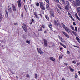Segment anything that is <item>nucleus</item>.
I'll use <instances>...</instances> for the list:
<instances>
[{
	"label": "nucleus",
	"instance_id": "nucleus-38",
	"mask_svg": "<svg viewBox=\"0 0 80 80\" xmlns=\"http://www.w3.org/2000/svg\"><path fill=\"white\" fill-rule=\"evenodd\" d=\"M2 16L1 14H0V20H2Z\"/></svg>",
	"mask_w": 80,
	"mask_h": 80
},
{
	"label": "nucleus",
	"instance_id": "nucleus-57",
	"mask_svg": "<svg viewBox=\"0 0 80 80\" xmlns=\"http://www.w3.org/2000/svg\"><path fill=\"white\" fill-rule=\"evenodd\" d=\"M56 9L57 10V11L59 10V9H58V8L57 7L56 8Z\"/></svg>",
	"mask_w": 80,
	"mask_h": 80
},
{
	"label": "nucleus",
	"instance_id": "nucleus-33",
	"mask_svg": "<svg viewBox=\"0 0 80 80\" xmlns=\"http://www.w3.org/2000/svg\"><path fill=\"white\" fill-rule=\"evenodd\" d=\"M56 3H59V0H54Z\"/></svg>",
	"mask_w": 80,
	"mask_h": 80
},
{
	"label": "nucleus",
	"instance_id": "nucleus-42",
	"mask_svg": "<svg viewBox=\"0 0 80 80\" xmlns=\"http://www.w3.org/2000/svg\"><path fill=\"white\" fill-rule=\"evenodd\" d=\"M41 9L43 10H45V7H43Z\"/></svg>",
	"mask_w": 80,
	"mask_h": 80
},
{
	"label": "nucleus",
	"instance_id": "nucleus-49",
	"mask_svg": "<svg viewBox=\"0 0 80 80\" xmlns=\"http://www.w3.org/2000/svg\"><path fill=\"white\" fill-rule=\"evenodd\" d=\"M45 1H46L47 2V3H48V4H49V1H48V0H45Z\"/></svg>",
	"mask_w": 80,
	"mask_h": 80
},
{
	"label": "nucleus",
	"instance_id": "nucleus-63",
	"mask_svg": "<svg viewBox=\"0 0 80 80\" xmlns=\"http://www.w3.org/2000/svg\"><path fill=\"white\" fill-rule=\"evenodd\" d=\"M42 28H45V26L43 25H42Z\"/></svg>",
	"mask_w": 80,
	"mask_h": 80
},
{
	"label": "nucleus",
	"instance_id": "nucleus-9",
	"mask_svg": "<svg viewBox=\"0 0 80 80\" xmlns=\"http://www.w3.org/2000/svg\"><path fill=\"white\" fill-rule=\"evenodd\" d=\"M51 17H52V18H53V17H54V15L53 12L51 11Z\"/></svg>",
	"mask_w": 80,
	"mask_h": 80
},
{
	"label": "nucleus",
	"instance_id": "nucleus-21",
	"mask_svg": "<svg viewBox=\"0 0 80 80\" xmlns=\"http://www.w3.org/2000/svg\"><path fill=\"white\" fill-rule=\"evenodd\" d=\"M43 6V3L42 2H40V7H41V6Z\"/></svg>",
	"mask_w": 80,
	"mask_h": 80
},
{
	"label": "nucleus",
	"instance_id": "nucleus-62",
	"mask_svg": "<svg viewBox=\"0 0 80 80\" xmlns=\"http://www.w3.org/2000/svg\"><path fill=\"white\" fill-rule=\"evenodd\" d=\"M66 32H68V33H70L68 31V29L66 31Z\"/></svg>",
	"mask_w": 80,
	"mask_h": 80
},
{
	"label": "nucleus",
	"instance_id": "nucleus-55",
	"mask_svg": "<svg viewBox=\"0 0 80 80\" xmlns=\"http://www.w3.org/2000/svg\"><path fill=\"white\" fill-rule=\"evenodd\" d=\"M73 46L74 47H76V48H78V46H76L74 45H73Z\"/></svg>",
	"mask_w": 80,
	"mask_h": 80
},
{
	"label": "nucleus",
	"instance_id": "nucleus-30",
	"mask_svg": "<svg viewBox=\"0 0 80 80\" xmlns=\"http://www.w3.org/2000/svg\"><path fill=\"white\" fill-rule=\"evenodd\" d=\"M48 26H49V27L50 28H52V26L51 24H49Z\"/></svg>",
	"mask_w": 80,
	"mask_h": 80
},
{
	"label": "nucleus",
	"instance_id": "nucleus-36",
	"mask_svg": "<svg viewBox=\"0 0 80 80\" xmlns=\"http://www.w3.org/2000/svg\"><path fill=\"white\" fill-rule=\"evenodd\" d=\"M64 34V35H65V36H66L67 34V33H66L65 32H64V31H62V32Z\"/></svg>",
	"mask_w": 80,
	"mask_h": 80
},
{
	"label": "nucleus",
	"instance_id": "nucleus-8",
	"mask_svg": "<svg viewBox=\"0 0 80 80\" xmlns=\"http://www.w3.org/2000/svg\"><path fill=\"white\" fill-rule=\"evenodd\" d=\"M75 16L77 18V19L78 20H79V21H80V18H79V17H78V15H77V13H76L75 14Z\"/></svg>",
	"mask_w": 80,
	"mask_h": 80
},
{
	"label": "nucleus",
	"instance_id": "nucleus-31",
	"mask_svg": "<svg viewBox=\"0 0 80 80\" xmlns=\"http://www.w3.org/2000/svg\"><path fill=\"white\" fill-rule=\"evenodd\" d=\"M72 63H74V64H76V61H73L72 62Z\"/></svg>",
	"mask_w": 80,
	"mask_h": 80
},
{
	"label": "nucleus",
	"instance_id": "nucleus-14",
	"mask_svg": "<svg viewBox=\"0 0 80 80\" xmlns=\"http://www.w3.org/2000/svg\"><path fill=\"white\" fill-rule=\"evenodd\" d=\"M59 43L60 45H62V46L64 48H67V46H65V45H64V44H63L61 42H59Z\"/></svg>",
	"mask_w": 80,
	"mask_h": 80
},
{
	"label": "nucleus",
	"instance_id": "nucleus-52",
	"mask_svg": "<svg viewBox=\"0 0 80 80\" xmlns=\"http://www.w3.org/2000/svg\"><path fill=\"white\" fill-rule=\"evenodd\" d=\"M58 13H59L60 14V13H61V12H60V11L59 10L58 11H57Z\"/></svg>",
	"mask_w": 80,
	"mask_h": 80
},
{
	"label": "nucleus",
	"instance_id": "nucleus-13",
	"mask_svg": "<svg viewBox=\"0 0 80 80\" xmlns=\"http://www.w3.org/2000/svg\"><path fill=\"white\" fill-rule=\"evenodd\" d=\"M46 9L48 10H50V8H49V5H48V4H47L46 6Z\"/></svg>",
	"mask_w": 80,
	"mask_h": 80
},
{
	"label": "nucleus",
	"instance_id": "nucleus-48",
	"mask_svg": "<svg viewBox=\"0 0 80 80\" xmlns=\"http://www.w3.org/2000/svg\"><path fill=\"white\" fill-rule=\"evenodd\" d=\"M67 53H68V54H70V51H67Z\"/></svg>",
	"mask_w": 80,
	"mask_h": 80
},
{
	"label": "nucleus",
	"instance_id": "nucleus-47",
	"mask_svg": "<svg viewBox=\"0 0 80 80\" xmlns=\"http://www.w3.org/2000/svg\"><path fill=\"white\" fill-rule=\"evenodd\" d=\"M66 37L67 38H69V37H69V36L68 35V34H67V35L66 36Z\"/></svg>",
	"mask_w": 80,
	"mask_h": 80
},
{
	"label": "nucleus",
	"instance_id": "nucleus-59",
	"mask_svg": "<svg viewBox=\"0 0 80 80\" xmlns=\"http://www.w3.org/2000/svg\"><path fill=\"white\" fill-rule=\"evenodd\" d=\"M55 45L54 44H52V47H53V48H54V47H55Z\"/></svg>",
	"mask_w": 80,
	"mask_h": 80
},
{
	"label": "nucleus",
	"instance_id": "nucleus-37",
	"mask_svg": "<svg viewBox=\"0 0 80 80\" xmlns=\"http://www.w3.org/2000/svg\"><path fill=\"white\" fill-rule=\"evenodd\" d=\"M76 38V40H78V41H80V39H79V38H78V37H77Z\"/></svg>",
	"mask_w": 80,
	"mask_h": 80
},
{
	"label": "nucleus",
	"instance_id": "nucleus-27",
	"mask_svg": "<svg viewBox=\"0 0 80 80\" xmlns=\"http://www.w3.org/2000/svg\"><path fill=\"white\" fill-rule=\"evenodd\" d=\"M38 31H42V28L41 27L40 28V29H38Z\"/></svg>",
	"mask_w": 80,
	"mask_h": 80
},
{
	"label": "nucleus",
	"instance_id": "nucleus-35",
	"mask_svg": "<svg viewBox=\"0 0 80 80\" xmlns=\"http://www.w3.org/2000/svg\"><path fill=\"white\" fill-rule=\"evenodd\" d=\"M65 30L66 31L67 30H68V28L67 27H65L64 28Z\"/></svg>",
	"mask_w": 80,
	"mask_h": 80
},
{
	"label": "nucleus",
	"instance_id": "nucleus-17",
	"mask_svg": "<svg viewBox=\"0 0 80 80\" xmlns=\"http://www.w3.org/2000/svg\"><path fill=\"white\" fill-rule=\"evenodd\" d=\"M22 27L23 28L24 30L26 32V31H27V28L26 27V26H22Z\"/></svg>",
	"mask_w": 80,
	"mask_h": 80
},
{
	"label": "nucleus",
	"instance_id": "nucleus-15",
	"mask_svg": "<svg viewBox=\"0 0 80 80\" xmlns=\"http://www.w3.org/2000/svg\"><path fill=\"white\" fill-rule=\"evenodd\" d=\"M54 22L55 25H57V26H58V27L59 26L58 23H57V21L55 20L54 21Z\"/></svg>",
	"mask_w": 80,
	"mask_h": 80
},
{
	"label": "nucleus",
	"instance_id": "nucleus-25",
	"mask_svg": "<svg viewBox=\"0 0 80 80\" xmlns=\"http://www.w3.org/2000/svg\"><path fill=\"white\" fill-rule=\"evenodd\" d=\"M62 58H63V56L62 55H60L59 56V59H62Z\"/></svg>",
	"mask_w": 80,
	"mask_h": 80
},
{
	"label": "nucleus",
	"instance_id": "nucleus-12",
	"mask_svg": "<svg viewBox=\"0 0 80 80\" xmlns=\"http://www.w3.org/2000/svg\"><path fill=\"white\" fill-rule=\"evenodd\" d=\"M77 12L78 13L80 12V7L77 8Z\"/></svg>",
	"mask_w": 80,
	"mask_h": 80
},
{
	"label": "nucleus",
	"instance_id": "nucleus-34",
	"mask_svg": "<svg viewBox=\"0 0 80 80\" xmlns=\"http://www.w3.org/2000/svg\"><path fill=\"white\" fill-rule=\"evenodd\" d=\"M58 7L60 9V10H62V8H61V6H60V5H58Z\"/></svg>",
	"mask_w": 80,
	"mask_h": 80
},
{
	"label": "nucleus",
	"instance_id": "nucleus-39",
	"mask_svg": "<svg viewBox=\"0 0 80 80\" xmlns=\"http://www.w3.org/2000/svg\"><path fill=\"white\" fill-rule=\"evenodd\" d=\"M39 5H40V4H39V3L38 2L36 3V6H37V7H38Z\"/></svg>",
	"mask_w": 80,
	"mask_h": 80
},
{
	"label": "nucleus",
	"instance_id": "nucleus-6",
	"mask_svg": "<svg viewBox=\"0 0 80 80\" xmlns=\"http://www.w3.org/2000/svg\"><path fill=\"white\" fill-rule=\"evenodd\" d=\"M12 9L13 12H16L17 11V8L13 5V4H12Z\"/></svg>",
	"mask_w": 80,
	"mask_h": 80
},
{
	"label": "nucleus",
	"instance_id": "nucleus-44",
	"mask_svg": "<svg viewBox=\"0 0 80 80\" xmlns=\"http://www.w3.org/2000/svg\"><path fill=\"white\" fill-rule=\"evenodd\" d=\"M70 18H71V19H72V20H73V21H75V19H74L73 18V17H72V16Z\"/></svg>",
	"mask_w": 80,
	"mask_h": 80
},
{
	"label": "nucleus",
	"instance_id": "nucleus-41",
	"mask_svg": "<svg viewBox=\"0 0 80 80\" xmlns=\"http://www.w3.org/2000/svg\"><path fill=\"white\" fill-rule=\"evenodd\" d=\"M75 31H76V32H77V31H78V30H77V27H75Z\"/></svg>",
	"mask_w": 80,
	"mask_h": 80
},
{
	"label": "nucleus",
	"instance_id": "nucleus-16",
	"mask_svg": "<svg viewBox=\"0 0 80 80\" xmlns=\"http://www.w3.org/2000/svg\"><path fill=\"white\" fill-rule=\"evenodd\" d=\"M32 23H35V21L33 19H31V22L30 23V25H32Z\"/></svg>",
	"mask_w": 80,
	"mask_h": 80
},
{
	"label": "nucleus",
	"instance_id": "nucleus-43",
	"mask_svg": "<svg viewBox=\"0 0 80 80\" xmlns=\"http://www.w3.org/2000/svg\"><path fill=\"white\" fill-rule=\"evenodd\" d=\"M14 25H18V23H14Z\"/></svg>",
	"mask_w": 80,
	"mask_h": 80
},
{
	"label": "nucleus",
	"instance_id": "nucleus-11",
	"mask_svg": "<svg viewBox=\"0 0 80 80\" xmlns=\"http://www.w3.org/2000/svg\"><path fill=\"white\" fill-rule=\"evenodd\" d=\"M49 59L51 60H52V61H53V62H54L55 60V58H53L52 57H51L49 58Z\"/></svg>",
	"mask_w": 80,
	"mask_h": 80
},
{
	"label": "nucleus",
	"instance_id": "nucleus-54",
	"mask_svg": "<svg viewBox=\"0 0 80 80\" xmlns=\"http://www.w3.org/2000/svg\"><path fill=\"white\" fill-rule=\"evenodd\" d=\"M45 7L44 6V5H43V6H40V8H41V9L42 8H43V7Z\"/></svg>",
	"mask_w": 80,
	"mask_h": 80
},
{
	"label": "nucleus",
	"instance_id": "nucleus-60",
	"mask_svg": "<svg viewBox=\"0 0 80 80\" xmlns=\"http://www.w3.org/2000/svg\"><path fill=\"white\" fill-rule=\"evenodd\" d=\"M69 69L70 70L72 69V68L71 67H70V66H69Z\"/></svg>",
	"mask_w": 80,
	"mask_h": 80
},
{
	"label": "nucleus",
	"instance_id": "nucleus-23",
	"mask_svg": "<svg viewBox=\"0 0 80 80\" xmlns=\"http://www.w3.org/2000/svg\"><path fill=\"white\" fill-rule=\"evenodd\" d=\"M26 42L27 43H28V44H30V41L27 40L26 41Z\"/></svg>",
	"mask_w": 80,
	"mask_h": 80
},
{
	"label": "nucleus",
	"instance_id": "nucleus-5",
	"mask_svg": "<svg viewBox=\"0 0 80 80\" xmlns=\"http://www.w3.org/2000/svg\"><path fill=\"white\" fill-rule=\"evenodd\" d=\"M38 52L39 53H40V54H42V53H43V52L41 50V49L40 48H38Z\"/></svg>",
	"mask_w": 80,
	"mask_h": 80
},
{
	"label": "nucleus",
	"instance_id": "nucleus-64",
	"mask_svg": "<svg viewBox=\"0 0 80 80\" xmlns=\"http://www.w3.org/2000/svg\"><path fill=\"white\" fill-rule=\"evenodd\" d=\"M79 65H80V63H77V66H78Z\"/></svg>",
	"mask_w": 80,
	"mask_h": 80
},
{
	"label": "nucleus",
	"instance_id": "nucleus-32",
	"mask_svg": "<svg viewBox=\"0 0 80 80\" xmlns=\"http://www.w3.org/2000/svg\"><path fill=\"white\" fill-rule=\"evenodd\" d=\"M68 15L70 18L72 17V15H71V13H69V12H68Z\"/></svg>",
	"mask_w": 80,
	"mask_h": 80
},
{
	"label": "nucleus",
	"instance_id": "nucleus-61",
	"mask_svg": "<svg viewBox=\"0 0 80 80\" xmlns=\"http://www.w3.org/2000/svg\"><path fill=\"white\" fill-rule=\"evenodd\" d=\"M23 38H26V37H25V35H23Z\"/></svg>",
	"mask_w": 80,
	"mask_h": 80
},
{
	"label": "nucleus",
	"instance_id": "nucleus-24",
	"mask_svg": "<svg viewBox=\"0 0 80 80\" xmlns=\"http://www.w3.org/2000/svg\"><path fill=\"white\" fill-rule=\"evenodd\" d=\"M61 41L62 42V43H65V40L63 39V38L61 40Z\"/></svg>",
	"mask_w": 80,
	"mask_h": 80
},
{
	"label": "nucleus",
	"instance_id": "nucleus-56",
	"mask_svg": "<svg viewBox=\"0 0 80 80\" xmlns=\"http://www.w3.org/2000/svg\"><path fill=\"white\" fill-rule=\"evenodd\" d=\"M73 25H76V24L75 23V22H73Z\"/></svg>",
	"mask_w": 80,
	"mask_h": 80
},
{
	"label": "nucleus",
	"instance_id": "nucleus-3",
	"mask_svg": "<svg viewBox=\"0 0 80 80\" xmlns=\"http://www.w3.org/2000/svg\"><path fill=\"white\" fill-rule=\"evenodd\" d=\"M18 7L20 8L21 7V0H18L17 1Z\"/></svg>",
	"mask_w": 80,
	"mask_h": 80
},
{
	"label": "nucleus",
	"instance_id": "nucleus-1",
	"mask_svg": "<svg viewBox=\"0 0 80 80\" xmlns=\"http://www.w3.org/2000/svg\"><path fill=\"white\" fill-rule=\"evenodd\" d=\"M75 5L76 7L80 6V1L79 0L77 1L75 3Z\"/></svg>",
	"mask_w": 80,
	"mask_h": 80
},
{
	"label": "nucleus",
	"instance_id": "nucleus-22",
	"mask_svg": "<svg viewBox=\"0 0 80 80\" xmlns=\"http://www.w3.org/2000/svg\"><path fill=\"white\" fill-rule=\"evenodd\" d=\"M61 25L62 27H63V28H65V25H64V24H63V23H62L61 24Z\"/></svg>",
	"mask_w": 80,
	"mask_h": 80
},
{
	"label": "nucleus",
	"instance_id": "nucleus-29",
	"mask_svg": "<svg viewBox=\"0 0 80 80\" xmlns=\"http://www.w3.org/2000/svg\"><path fill=\"white\" fill-rule=\"evenodd\" d=\"M37 76H38V75H37V74H35V78L36 79H37V78H38V77Z\"/></svg>",
	"mask_w": 80,
	"mask_h": 80
},
{
	"label": "nucleus",
	"instance_id": "nucleus-50",
	"mask_svg": "<svg viewBox=\"0 0 80 80\" xmlns=\"http://www.w3.org/2000/svg\"><path fill=\"white\" fill-rule=\"evenodd\" d=\"M58 25H59V27H60L61 28H62V25H61V24H60V23H58Z\"/></svg>",
	"mask_w": 80,
	"mask_h": 80
},
{
	"label": "nucleus",
	"instance_id": "nucleus-51",
	"mask_svg": "<svg viewBox=\"0 0 80 80\" xmlns=\"http://www.w3.org/2000/svg\"><path fill=\"white\" fill-rule=\"evenodd\" d=\"M64 65H66V66H67V65H68V63L67 62H65L64 63Z\"/></svg>",
	"mask_w": 80,
	"mask_h": 80
},
{
	"label": "nucleus",
	"instance_id": "nucleus-45",
	"mask_svg": "<svg viewBox=\"0 0 80 80\" xmlns=\"http://www.w3.org/2000/svg\"><path fill=\"white\" fill-rule=\"evenodd\" d=\"M46 17V19H47V20H48L49 18H48V16H45Z\"/></svg>",
	"mask_w": 80,
	"mask_h": 80
},
{
	"label": "nucleus",
	"instance_id": "nucleus-10",
	"mask_svg": "<svg viewBox=\"0 0 80 80\" xmlns=\"http://www.w3.org/2000/svg\"><path fill=\"white\" fill-rule=\"evenodd\" d=\"M34 15L35 16V17L36 18L39 19V18L38 17V16L37 15V12H34Z\"/></svg>",
	"mask_w": 80,
	"mask_h": 80
},
{
	"label": "nucleus",
	"instance_id": "nucleus-53",
	"mask_svg": "<svg viewBox=\"0 0 80 80\" xmlns=\"http://www.w3.org/2000/svg\"><path fill=\"white\" fill-rule=\"evenodd\" d=\"M65 8H66V9H68V6H66L65 7Z\"/></svg>",
	"mask_w": 80,
	"mask_h": 80
},
{
	"label": "nucleus",
	"instance_id": "nucleus-46",
	"mask_svg": "<svg viewBox=\"0 0 80 80\" xmlns=\"http://www.w3.org/2000/svg\"><path fill=\"white\" fill-rule=\"evenodd\" d=\"M70 70L71 71V72H73L74 71V69L73 68H71L70 69Z\"/></svg>",
	"mask_w": 80,
	"mask_h": 80
},
{
	"label": "nucleus",
	"instance_id": "nucleus-28",
	"mask_svg": "<svg viewBox=\"0 0 80 80\" xmlns=\"http://www.w3.org/2000/svg\"><path fill=\"white\" fill-rule=\"evenodd\" d=\"M58 37L59 39H60V40H62V37H60V36L59 35L58 36Z\"/></svg>",
	"mask_w": 80,
	"mask_h": 80
},
{
	"label": "nucleus",
	"instance_id": "nucleus-19",
	"mask_svg": "<svg viewBox=\"0 0 80 80\" xmlns=\"http://www.w3.org/2000/svg\"><path fill=\"white\" fill-rule=\"evenodd\" d=\"M72 33H73V34H74L75 36H77V34L76 33V32L73 31H72Z\"/></svg>",
	"mask_w": 80,
	"mask_h": 80
},
{
	"label": "nucleus",
	"instance_id": "nucleus-20",
	"mask_svg": "<svg viewBox=\"0 0 80 80\" xmlns=\"http://www.w3.org/2000/svg\"><path fill=\"white\" fill-rule=\"evenodd\" d=\"M70 27H71V29L72 30H75L74 28L72 26V25H71Z\"/></svg>",
	"mask_w": 80,
	"mask_h": 80
},
{
	"label": "nucleus",
	"instance_id": "nucleus-2",
	"mask_svg": "<svg viewBox=\"0 0 80 80\" xmlns=\"http://www.w3.org/2000/svg\"><path fill=\"white\" fill-rule=\"evenodd\" d=\"M5 17L7 18L8 17V11L7 10H6L5 11Z\"/></svg>",
	"mask_w": 80,
	"mask_h": 80
},
{
	"label": "nucleus",
	"instance_id": "nucleus-7",
	"mask_svg": "<svg viewBox=\"0 0 80 80\" xmlns=\"http://www.w3.org/2000/svg\"><path fill=\"white\" fill-rule=\"evenodd\" d=\"M8 9L10 13H12V8L10 7V6H8Z\"/></svg>",
	"mask_w": 80,
	"mask_h": 80
},
{
	"label": "nucleus",
	"instance_id": "nucleus-58",
	"mask_svg": "<svg viewBox=\"0 0 80 80\" xmlns=\"http://www.w3.org/2000/svg\"><path fill=\"white\" fill-rule=\"evenodd\" d=\"M47 33V31L45 30L44 31V33Z\"/></svg>",
	"mask_w": 80,
	"mask_h": 80
},
{
	"label": "nucleus",
	"instance_id": "nucleus-4",
	"mask_svg": "<svg viewBox=\"0 0 80 80\" xmlns=\"http://www.w3.org/2000/svg\"><path fill=\"white\" fill-rule=\"evenodd\" d=\"M43 41L44 42V47H47L48 45V44L47 43V41L45 39H44Z\"/></svg>",
	"mask_w": 80,
	"mask_h": 80
},
{
	"label": "nucleus",
	"instance_id": "nucleus-40",
	"mask_svg": "<svg viewBox=\"0 0 80 80\" xmlns=\"http://www.w3.org/2000/svg\"><path fill=\"white\" fill-rule=\"evenodd\" d=\"M21 17H23V11H22V14H21Z\"/></svg>",
	"mask_w": 80,
	"mask_h": 80
},
{
	"label": "nucleus",
	"instance_id": "nucleus-26",
	"mask_svg": "<svg viewBox=\"0 0 80 80\" xmlns=\"http://www.w3.org/2000/svg\"><path fill=\"white\" fill-rule=\"evenodd\" d=\"M75 78H77V77H78V75H77V73H75Z\"/></svg>",
	"mask_w": 80,
	"mask_h": 80
},
{
	"label": "nucleus",
	"instance_id": "nucleus-18",
	"mask_svg": "<svg viewBox=\"0 0 80 80\" xmlns=\"http://www.w3.org/2000/svg\"><path fill=\"white\" fill-rule=\"evenodd\" d=\"M61 2L62 4H63V5H65V0H62L61 1Z\"/></svg>",
	"mask_w": 80,
	"mask_h": 80
}]
</instances>
